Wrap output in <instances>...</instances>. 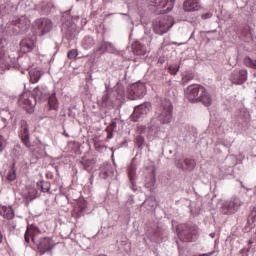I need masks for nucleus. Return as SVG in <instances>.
I'll use <instances>...</instances> for the list:
<instances>
[{
  "instance_id": "f257e3e1",
  "label": "nucleus",
  "mask_w": 256,
  "mask_h": 256,
  "mask_svg": "<svg viewBox=\"0 0 256 256\" xmlns=\"http://www.w3.org/2000/svg\"><path fill=\"white\" fill-rule=\"evenodd\" d=\"M39 233H41L39 228L35 226L28 227L24 234L25 243L33 241V243L37 245L39 254L45 255V253L51 252V250L55 247V242L49 237H44L37 240V235H39Z\"/></svg>"
},
{
  "instance_id": "f03ea898",
  "label": "nucleus",
  "mask_w": 256,
  "mask_h": 256,
  "mask_svg": "<svg viewBox=\"0 0 256 256\" xmlns=\"http://www.w3.org/2000/svg\"><path fill=\"white\" fill-rule=\"evenodd\" d=\"M156 119L161 125H169L173 121V103L164 98L161 100L160 107L156 111Z\"/></svg>"
},
{
  "instance_id": "7ed1b4c3",
  "label": "nucleus",
  "mask_w": 256,
  "mask_h": 256,
  "mask_svg": "<svg viewBox=\"0 0 256 256\" xmlns=\"http://www.w3.org/2000/svg\"><path fill=\"white\" fill-rule=\"evenodd\" d=\"M176 232L180 241H183L184 243H193L199 235V228L193 224H179L176 227Z\"/></svg>"
},
{
  "instance_id": "20e7f679",
  "label": "nucleus",
  "mask_w": 256,
  "mask_h": 256,
  "mask_svg": "<svg viewBox=\"0 0 256 256\" xmlns=\"http://www.w3.org/2000/svg\"><path fill=\"white\" fill-rule=\"evenodd\" d=\"M173 25H175V21L169 15L159 16L152 22L153 31L156 35H165Z\"/></svg>"
},
{
  "instance_id": "39448f33",
  "label": "nucleus",
  "mask_w": 256,
  "mask_h": 256,
  "mask_svg": "<svg viewBox=\"0 0 256 256\" xmlns=\"http://www.w3.org/2000/svg\"><path fill=\"white\" fill-rule=\"evenodd\" d=\"M18 105L29 113V115H32V113H35L37 98L32 93H23L19 96Z\"/></svg>"
},
{
  "instance_id": "423d86ee",
  "label": "nucleus",
  "mask_w": 256,
  "mask_h": 256,
  "mask_svg": "<svg viewBox=\"0 0 256 256\" xmlns=\"http://www.w3.org/2000/svg\"><path fill=\"white\" fill-rule=\"evenodd\" d=\"M151 103L145 102L134 107V111L130 116V121L137 123V121H143L147 117V114L151 112Z\"/></svg>"
},
{
  "instance_id": "0eeeda50",
  "label": "nucleus",
  "mask_w": 256,
  "mask_h": 256,
  "mask_svg": "<svg viewBox=\"0 0 256 256\" xmlns=\"http://www.w3.org/2000/svg\"><path fill=\"white\" fill-rule=\"evenodd\" d=\"M146 93L147 89L145 88V84L136 82L129 86L127 95L130 101H137V99H142V97H145Z\"/></svg>"
},
{
  "instance_id": "6e6552de",
  "label": "nucleus",
  "mask_w": 256,
  "mask_h": 256,
  "mask_svg": "<svg viewBox=\"0 0 256 256\" xmlns=\"http://www.w3.org/2000/svg\"><path fill=\"white\" fill-rule=\"evenodd\" d=\"M18 137L27 149H31V133L29 132V122L27 120L20 121Z\"/></svg>"
},
{
  "instance_id": "1a4fd4ad",
  "label": "nucleus",
  "mask_w": 256,
  "mask_h": 256,
  "mask_svg": "<svg viewBox=\"0 0 256 256\" xmlns=\"http://www.w3.org/2000/svg\"><path fill=\"white\" fill-rule=\"evenodd\" d=\"M239 207H241V200L237 197H232L222 204L220 211L223 215H233V213L239 211Z\"/></svg>"
},
{
  "instance_id": "9d476101",
  "label": "nucleus",
  "mask_w": 256,
  "mask_h": 256,
  "mask_svg": "<svg viewBox=\"0 0 256 256\" xmlns=\"http://www.w3.org/2000/svg\"><path fill=\"white\" fill-rule=\"evenodd\" d=\"M34 27L38 30L40 37H43L53 30V21L49 18H38L34 22Z\"/></svg>"
},
{
  "instance_id": "9b49d317",
  "label": "nucleus",
  "mask_w": 256,
  "mask_h": 256,
  "mask_svg": "<svg viewBox=\"0 0 256 256\" xmlns=\"http://www.w3.org/2000/svg\"><path fill=\"white\" fill-rule=\"evenodd\" d=\"M203 91H205V87L199 84H191L185 91V97L190 103H197V100Z\"/></svg>"
},
{
  "instance_id": "f8f14e48",
  "label": "nucleus",
  "mask_w": 256,
  "mask_h": 256,
  "mask_svg": "<svg viewBox=\"0 0 256 256\" xmlns=\"http://www.w3.org/2000/svg\"><path fill=\"white\" fill-rule=\"evenodd\" d=\"M152 7H157L161 15L169 13L175 7V0H151Z\"/></svg>"
},
{
  "instance_id": "ddd939ff",
  "label": "nucleus",
  "mask_w": 256,
  "mask_h": 256,
  "mask_svg": "<svg viewBox=\"0 0 256 256\" xmlns=\"http://www.w3.org/2000/svg\"><path fill=\"white\" fill-rule=\"evenodd\" d=\"M249 73L246 69H235L231 72L230 81L233 85H243L247 81Z\"/></svg>"
},
{
  "instance_id": "4468645a",
  "label": "nucleus",
  "mask_w": 256,
  "mask_h": 256,
  "mask_svg": "<svg viewBox=\"0 0 256 256\" xmlns=\"http://www.w3.org/2000/svg\"><path fill=\"white\" fill-rule=\"evenodd\" d=\"M197 163L192 158H177L175 160V166L177 169H181V171L191 172L193 169H195Z\"/></svg>"
},
{
  "instance_id": "2eb2a0df",
  "label": "nucleus",
  "mask_w": 256,
  "mask_h": 256,
  "mask_svg": "<svg viewBox=\"0 0 256 256\" xmlns=\"http://www.w3.org/2000/svg\"><path fill=\"white\" fill-rule=\"evenodd\" d=\"M117 48L112 42L103 39L95 50L96 55H105V53H115Z\"/></svg>"
},
{
  "instance_id": "dca6fc26",
  "label": "nucleus",
  "mask_w": 256,
  "mask_h": 256,
  "mask_svg": "<svg viewBox=\"0 0 256 256\" xmlns=\"http://www.w3.org/2000/svg\"><path fill=\"white\" fill-rule=\"evenodd\" d=\"M32 96L36 98L37 103L38 101H47L51 97V94L47 90V87L37 86L33 89Z\"/></svg>"
},
{
  "instance_id": "f3484780",
  "label": "nucleus",
  "mask_w": 256,
  "mask_h": 256,
  "mask_svg": "<svg viewBox=\"0 0 256 256\" xmlns=\"http://www.w3.org/2000/svg\"><path fill=\"white\" fill-rule=\"evenodd\" d=\"M35 47V41L31 38H24L20 41V51L22 53H31Z\"/></svg>"
},
{
  "instance_id": "a211bd4d",
  "label": "nucleus",
  "mask_w": 256,
  "mask_h": 256,
  "mask_svg": "<svg viewBox=\"0 0 256 256\" xmlns=\"http://www.w3.org/2000/svg\"><path fill=\"white\" fill-rule=\"evenodd\" d=\"M115 176V170L113 166L109 163L104 164L101 167L100 177L101 179H111Z\"/></svg>"
},
{
  "instance_id": "6ab92c4d",
  "label": "nucleus",
  "mask_w": 256,
  "mask_h": 256,
  "mask_svg": "<svg viewBox=\"0 0 256 256\" xmlns=\"http://www.w3.org/2000/svg\"><path fill=\"white\" fill-rule=\"evenodd\" d=\"M197 103H202L205 107H210L213 104V97L207 92V89L204 88V91L200 92Z\"/></svg>"
},
{
  "instance_id": "aec40b11",
  "label": "nucleus",
  "mask_w": 256,
  "mask_h": 256,
  "mask_svg": "<svg viewBox=\"0 0 256 256\" xmlns=\"http://www.w3.org/2000/svg\"><path fill=\"white\" fill-rule=\"evenodd\" d=\"M201 4L199 0H186L183 4V9L187 13H191L193 11H199Z\"/></svg>"
},
{
  "instance_id": "412c9836",
  "label": "nucleus",
  "mask_w": 256,
  "mask_h": 256,
  "mask_svg": "<svg viewBox=\"0 0 256 256\" xmlns=\"http://www.w3.org/2000/svg\"><path fill=\"white\" fill-rule=\"evenodd\" d=\"M0 215L4 217V219H8L10 221L11 219H14L15 217V211L13 210V207L11 206H2L0 208Z\"/></svg>"
},
{
  "instance_id": "4be33fe9",
  "label": "nucleus",
  "mask_w": 256,
  "mask_h": 256,
  "mask_svg": "<svg viewBox=\"0 0 256 256\" xmlns=\"http://www.w3.org/2000/svg\"><path fill=\"white\" fill-rule=\"evenodd\" d=\"M155 183H157V179L155 178V168L151 169V172L148 176H146V182H145V187L149 191L155 187Z\"/></svg>"
},
{
  "instance_id": "5701e85b",
  "label": "nucleus",
  "mask_w": 256,
  "mask_h": 256,
  "mask_svg": "<svg viewBox=\"0 0 256 256\" xmlns=\"http://www.w3.org/2000/svg\"><path fill=\"white\" fill-rule=\"evenodd\" d=\"M113 105V98H111L109 91L106 89L102 96V107H108V109H112Z\"/></svg>"
},
{
  "instance_id": "b1692460",
  "label": "nucleus",
  "mask_w": 256,
  "mask_h": 256,
  "mask_svg": "<svg viewBox=\"0 0 256 256\" xmlns=\"http://www.w3.org/2000/svg\"><path fill=\"white\" fill-rule=\"evenodd\" d=\"M134 55L143 56L147 53V46L141 43H136L132 47Z\"/></svg>"
},
{
  "instance_id": "393cba45",
  "label": "nucleus",
  "mask_w": 256,
  "mask_h": 256,
  "mask_svg": "<svg viewBox=\"0 0 256 256\" xmlns=\"http://www.w3.org/2000/svg\"><path fill=\"white\" fill-rule=\"evenodd\" d=\"M155 120H151L150 126H148V137L149 139H153V137L157 136V133L159 131V124H155Z\"/></svg>"
},
{
  "instance_id": "a878e982",
  "label": "nucleus",
  "mask_w": 256,
  "mask_h": 256,
  "mask_svg": "<svg viewBox=\"0 0 256 256\" xmlns=\"http://www.w3.org/2000/svg\"><path fill=\"white\" fill-rule=\"evenodd\" d=\"M128 177L129 179H137V164L135 158L132 159L131 164L128 166Z\"/></svg>"
},
{
  "instance_id": "bb28decb",
  "label": "nucleus",
  "mask_w": 256,
  "mask_h": 256,
  "mask_svg": "<svg viewBox=\"0 0 256 256\" xmlns=\"http://www.w3.org/2000/svg\"><path fill=\"white\" fill-rule=\"evenodd\" d=\"M83 49L89 50L95 45V38L92 36H85L81 43Z\"/></svg>"
},
{
  "instance_id": "cd10ccee",
  "label": "nucleus",
  "mask_w": 256,
  "mask_h": 256,
  "mask_svg": "<svg viewBox=\"0 0 256 256\" xmlns=\"http://www.w3.org/2000/svg\"><path fill=\"white\" fill-rule=\"evenodd\" d=\"M37 189L38 191H41L42 193H49L51 191V183L41 180L37 182Z\"/></svg>"
},
{
  "instance_id": "c85d7f7f",
  "label": "nucleus",
  "mask_w": 256,
  "mask_h": 256,
  "mask_svg": "<svg viewBox=\"0 0 256 256\" xmlns=\"http://www.w3.org/2000/svg\"><path fill=\"white\" fill-rule=\"evenodd\" d=\"M135 146L137 147V149H139V151H143L144 147H147V149H149V144H147V142L145 141V137L141 135L135 138Z\"/></svg>"
},
{
  "instance_id": "c756f323",
  "label": "nucleus",
  "mask_w": 256,
  "mask_h": 256,
  "mask_svg": "<svg viewBox=\"0 0 256 256\" xmlns=\"http://www.w3.org/2000/svg\"><path fill=\"white\" fill-rule=\"evenodd\" d=\"M29 75H30V81L32 83H38L39 79H41L43 73L40 70L32 69L29 71Z\"/></svg>"
},
{
  "instance_id": "7c9ffc66",
  "label": "nucleus",
  "mask_w": 256,
  "mask_h": 256,
  "mask_svg": "<svg viewBox=\"0 0 256 256\" xmlns=\"http://www.w3.org/2000/svg\"><path fill=\"white\" fill-rule=\"evenodd\" d=\"M47 101H48L50 111L59 110V104L57 103V98L55 97V94H53L52 96L50 95V98Z\"/></svg>"
},
{
  "instance_id": "2f4dec72",
  "label": "nucleus",
  "mask_w": 256,
  "mask_h": 256,
  "mask_svg": "<svg viewBox=\"0 0 256 256\" xmlns=\"http://www.w3.org/2000/svg\"><path fill=\"white\" fill-rule=\"evenodd\" d=\"M81 167L84 169V171H87L88 173H91L93 171V160H83L80 161Z\"/></svg>"
},
{
  "instance_id": "473e14b6",
  "label": "nucleus",
  "mask_w": 256,
  "mask_h": 256,
  "mask_svg": "<svg viewBox=\"0 0 256 256\" xmlns=\"http://www.w3.org/2000/svg\"><path fill=\"white\" fill-rule=\"evenodd\" d=\"M18 27L22 30L25 31L29 27V19L25 16H21L18 19Z\"/></svg>"
},
{
  "instance_id": "72a5a7b5",
  "label": "nucleus",
  "mask_w": 256,
  "mask_h": 256,
  "mask_svg": "<svg viewBox=\"0 0 256 256\" xmlns=\"http://www.w3.org/2000/svg\"><path fill=\"white\" fill-rule=\"evenodd\" d=\"M55 6L53 5V3L48 2V3H44L41 6V14L42 15H49V13H51V10L54 8Z\"/></svg>"
},
{
  "instance_id": "f704fd0d",
  "label": "nucleus",
  "mask_w": 256,
  "mask_h": 256,
  "mask_svg": "<svg viewBox=\"0 0 256 256\" xmlns=\"http://www.w3.org/2000/svg\"><path fill=\"white\" fill-rule=\"evenodd\" d=\"M244 64L246 67H250V69H256V59H252L249 56L245 57Z\"/></svg>"
},
{
  "instance_id": "c9c22d12",
  "label": "nucleus",
  "mask_w": 256,
  "mask_h": 256,
  "mask_svg": "<svg viewBox=\"0 0 256 256\" xmlns=\"http://www.w3.org/2000/svg\"><path fill=\"white\" fill-rule=\"evenodd\" d=\"M116 93H117L119 99H123V97H125V86L122 84H117L116 85Z\"/></svg>"
},
{
  "instance_id": "e433bc0d",
  "label": "nucleus",
  "mask_w": 256,
  "mask_h": 256,
  "mask_svg": "<svg viewBox=\"0 0 256 256\" xmlns=\"http://www.w3.org/2000/svg\"><path fill=\"white\" fill-rule=\"evenodd\" d=\"M181 67L179 65H170L168 67L169 73H171V75H177V73H179V69Z\"/></svg>"
},
{
  "instance_id": "4c0bfd02",
  "label": "nucleus",
  "mask_w": 256,
  "mask_h": 256,
  "mask_svg": "<svg viewBox=\"0 0 256 256\" xmlns=\"http://www.w3.org/2000/svg\"><path fill=\"white\" fill-rule=\"evenodd\" d=\"M248 223H256V207H254L248 216Z\"/></svg>"
},
{
  "instance_id": "58836bf2",
  "label": "nucleus",
  "mask_w": 256,
  "mask_h": 256,
  "mask_svg": "<svg viewBox=\"0 0 256 256\" xmlns=\"http://www.w3.org/2000/svg\"><path fill=\"white\" fill-rule=\"evenodd\" d=\"M8 181H15L17 179V173L12 169L7 175Z\"/></svg>"
},
{
  "instance_id": "ea45409f",
  "label": "nucleus",
  "mask_w": 256,
  "mask_h": 256,
  "mask_svg": "<svg viewBox=\"0 0 256 256\" xmlns=\"http://www.w3.org/2000/svg\"><path fill=\"white\" fill-rule=\"evenodd\" d=\"M79 55L76 49H72L68 52L67 57L68 59H76V57Z\"/></svg>"
},
{
  "instance_id": "a19ab883",
  "label": "nucleus",
  "mask_w": 256,
  "mask_h": 256,
  "mask_svg": "<svg viewBox=\"0 0 256 256\" xmlns=\"http://www.w3.org/2000/svg\"><path fill=\"white\" fill-rule=\"evenodd\" d=\"M80 213H87V202H80L78 204Z\"/></svg>"
},
{
  "instance_id": "79ce46f5",
  "label": "nucleus",
  "mask_w": 256,
  "mask_h": 256,
  "mask_svg": "<svg viewBox=\"0 0 256 256\" xmlns=\"http://www.w3.org/2000/svg\"><path fill=\"white\" fill-rule=\"evenodd\" d=\"M5 147H7V140L5 137H3V135H0V151H3Z\"/></svg>"
},
{
  "instance_id": "37998d69",
  "label": "nucleus",
  "mask_w": 256,
  "mask_h": 256,
  "mask_svg": "<svg viewBox=\"0 0 256 256\" xmlns=\"http://www.w3.org/2000/svg\"><path fill=\"white\" fill-rule=\"evenodd\" d=\"M146 203L153 209L155 205H157V202L155 201V197H150L146 200Z\"/></svg>"
},
{
  "instance_id": "c03bdc74",
  "label": "nucleus",
  "mask_w": 256,
  "mask_h": 256,
  "mask_svg": "<svg viewBox=\"0 0 256 256\" xmlns=\"http://www.w3.org/2000/svg\"><path fill=\"white\" fill-rule=\"evenodd\" d=\"M136 178H129L130 181V189L134 192L137 191V184L135 183Z\"/></svg>"
},
{
  "instance_id": "a18cd8bd",
  "label": "nucleus",
  "mask_w": 256,
  "mask_h": 256,
  "mask_svg": "<svg viewBox=\"0 0 256 256\" xmlns=\"http://www.w3.org/2000/svg\"><path fill=\"white\" fill-rule=\"evenodd\" d=\"M115 129H117V122L112 121L106 131H115Z\"/></svg>"
},
{
  "instance_id": "49530a36",
  "label": "nucleus",
  "mask_w": 256,
  "mask_h": 256,
  "mask_svg": "<svg viewBox=\"0 0 256 256\" xmlns=\"http://www.w3.org/2000/svg\"><path fill=\"white\" fill-rule=\"evenodd\" d=\"M193 79H194L193 75H186L183 77L182 81H183V84L185 85V83H187L188 81H193Z\"/></svg>"
},
{
  "instance_id": "de8ad7c7",
  "label": "nucleus",
  "mask_w": 256,
  "mask_h": 256,
  "mask_svg": "<svg viewBox=\"0 0 256 256\" xmlns=\"http://www.w3.org/2000/svg\"><path fill=\"white\" fill-rule=\"evenodd\" d=\"M184 129L187 131V132H184V137H189L191 135V132H190L191 126L185 125Z\"/></svg>"
},
{
  "instance_id": "09e8293b",
  "label": "nucleus",
  "mask_w": 256,
  "mask_h": 256,
  "mask_svg": "<svg viewBox=\"0 0 256 256\" xmlns=\"http://www.w3.org/2000/svg\"><path fill=\"white\" fill-rule=\"evenodd\" d=\"M213 17V14L211 12H207L201 15V19H211Z\"/></svg>"
},
{
  "instance_id": "8fccbe9b",
  "label": "nucleus",
  "mask_w": 256,
  "mask_h": 256,
  "mask_svg": "<svg viewBox=\"0 0 256 256\" xmlns=\"http://www.w3.org/2000/svg\"><path fill=\"white\" fill-rule=\"evenodd\" d=\"M107 131H108L107 139H113V130H107Z\"/></svg>"
},
{
  "instance_id": "3c124183",
  "label": "nucleus",
  "mask_w": 256,
  "mask_h": 256,
  "mask_svg": "<svg viewBox=\"0 0 256 256\" xmlns=\"http://www.w3.org/2000/svg\"><path fill=\"white\" fill-rule=\"evenodd\" d=\"M0 243H3V234L0 231Z\"/></svg>"
},
{
  "instance_id": "603ef678",
  "label": "nucleus",
  "mask_w": 256,
  "mask_h": 256,
  "mask_svg": "<svg viewBox=\"0 0 256 256\" xmlns=\"http://www.w3.org/2000/svg\"><path fill=\"white\" fill-rule=\"evenodd\" d=\"M63 136L69 138V133L64 131Z\"/></svg>"
},
{
  "instance_id": "864d4df0",
  "label": "nucleus",
  "mask_w": 256,
  "mask_h": 256,
  "mask_svg": "<svg viewBox=\"0 0 256 256\" xmlns=\"http://www.w3.org/2000/svg\"><path fill=\"white\" fill-rule=\"evenodd\" d=\"M210 237H211L212 239H215V233H210Z\"/></svg>"
},
{
  "instance_id": "5fc2aeb1",
  "label": "nucleus",
  "mask_w": 256,
  "mask_h": 256,
  "mask_svg": "<svg viewBox=\"0 0 256 256\" xmlns=\"http://www.w3.org/2000/svg\"><path fill=\"white\" fill-rule=\"evenodd\" d=\"M248 244H249V245H253V241L249 240V241H248Z\"/></svg>"
},
{
  "instance_id": "6e6d98bb",
  "label": "nucleus",
  "mask_w": 256,
  "mask_h": 256,
  "mask_svg": "<svg viewBox=\"0 0 256 256\" xmlns=\"http://www.w3.org/2000/svg\"><path fill=\"white\" fill-rule=\"evenodd\" d=\"M217 30H214V31H208V33H216Z\"/></svg>"
},
{
  "instance_id": "4d7b16f0",
  "label": "nucleus",
  "mask_w": 256,
  "mask_h": 256,
  "mask_svg": "<svg viewBox=\"0 0 256 256\" xmlns=\"http://www.w3.org/2000/svg\"><path fill=\"white\" fill-rule=\"evenodd\" d=\"M122 145H127V141H124V142L122 143Z\"/></svg>"
},
{
  "instance_id": "13d9d810",
  "label": "nucleus",
  "mask_w": 256,
  "mask_h": 256,
  "mask_svg": "<svg viewBox=\"0 0 256 256\" xmlns=\"http://www.w3.org/2000/svg\"><path fill=\"white\" fill-rule=\"evenodd\" d=\"M250 249H251V247L247 248V253H249Z\"/></svg>"
},
{
  "instance_id": "bf43d9fd",
  "label": "nucleus",
  "mask_w": 256,
  "mask_h": 256,
  "mask_svg": "<svg viewBox=\"0 0 256 256\" xmlns=\"http://www.w3.org/2000/svg\"><path fill=\"white\" fill-rule=\"evenodd\" d=\"M2 121H7L5 118H2Z\"/></svg>"
},
{
  "instance_id": "052dcab7",
  "label": "nucleus",
  "mask_w": 256,
  "mask_h": 256,
  "mask_svg": "<svg viewBox=\"0 0 256 256\" xmlns=\"http://www.w3.org/2000/svg\"><path fill=\"white\" fill-rule=\"evenodd\" d=\"M121 15H125V16H127V14H125V13H122Z\"/></svg>"
},
{
  "instance_id": "680f3d73",
  "label": "nucleus",
  "mask_w": 256,
  "mask_h": 256,
  "mask_svg": "<svg viewBox=\"0 0 256 256\" xmlns=\"http://www.w3.org/2000/svg\"><path fill=\"white\" fill-rule=\"evenodd\" d=\"M92 76L90 75V79H93V78H91Z\"/></svg>"
}]
</instances>
